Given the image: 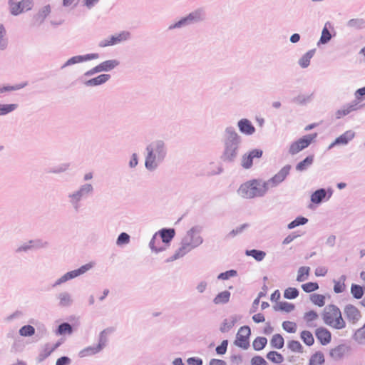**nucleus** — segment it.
Segmentation results:
<instances>
[{
    "mask_svg": "<svg viewBox=\"0 0 365 365\" xmlns=\"http://www.w3.org/2000/svg\"><path fill=\"white\" fill-rule=\"evenodd\" d=\"M35 333V329L31 325L22 327L19 330V334L23 336H30Z\"/></svg>",
    "mask_w": 365,
    "mask_h": 365,
    "instance_id": "41",
    "label": "nucleus"
},
{
    "mask_svg": "<svg viewBox=\"0 0 365 365\" xmlns=\"http://www.w3.org/2000/svg\"><path fill=\"white\" fill-rule=\"evenodd\" d=\"M17 107L16 104H4L0 105V115H6L13 110Z\"/></svg>",
    "mask_w": 365,
    "mask_h": 365,
    "instance_id": "43",
    "label": "nucleus"
},
{
    "mask_svg": "<svg viewBox=\"0 0 365 365\" xmlns=\"http://www.w3.org/2000/svg\"><path fill=\"white\" fill-rule=\"evenodd\" d=\"M5 34V29L2 25H0V48L4 49L6 46V43L3 39V36Z\"/></svg>",
    "mask_w": 365,
    "mask_h": 365,
    "instance_id": "58",
    "label": "nucleus"
},
{
    "mask_svg": "<svg viewBox=\"0 0 365 365\" xmlns=\"http://www.w3.org/2000/svg\"><path fill=\"white\" fill-rule=\"evenodd\" d=\"M262 155V150H261L255 149L250 151L248 154H245L242 156V166L245 169L251 168L253 164V159L255 158H259Z\"/></svg>",
    "mask_w": 365,
    "mask_h": 365,
    "instance_id": "12",
    "label": "nucleus"
},
{
    "mask_svg": "<svg viewBox=\"0 0 365 365\" xmlns=\"http://www.w3.org/2000/svg\"><path fill=\"white\" fill-rule=\"evenodd\" d=\"M351 293L356 299H361L364 294L363 288L357 284H352L351 287Z\"/></svg>",
    "mask_w": 365,
    "mask_h": 365,
    "instance_id": "39",
    "label": "nucleus"
},
{
    "mask_svg": "<svg viewBox=\"0 0 365 365\" xmlns=\"http://www.w3.org/2000/svg\"><path fill=\"white\" fill-rule=\"evenodd\" d=\"M175 234L174 229H163L160 231V237L155 235L151 240L150 242V248L156 252L164 250L174 237Z\"/></svg>",
    "mask_w": 365,
    "mask_h": 365,
    "instance_id": "3",
    "label": "nucleus"
},
{
    "mask_svg": "<svg viewBox=\"0 0 365 365\" xmlns=\"http://www.w3.org/2000/svg\"><path fill=\"white\" fill-rule=\"evenodd\" d=\"M236 274V271L235 270H230L227 271L225 272L221 273L219 276V279H227L231 277H234Z\"/></svg>",
    "mask_w": 365,
    "mask_h": 365,
    "instance_id": "56",
    "label": "nucleus"
},
{
    "mask_svg": "<svg viewBox=\"0 0 365 365\" xmlns=\"http://www.w3.org/2000/svg\"><path fill=\"white\" fill-rule=\"evenodd\" d=\"M252 319L256 323H260L264 322L265 319L262 314L258 313L252 317Z\"/></svg>",
    "mask_w": 365,
    "mask_h": 365,
    "instance_id": "64",
    "label": "nucleus"
},
{
    "mask_svg": "<svg viewBox=\"0 0 365 365\" xmlns=\"http://www.w3.org/2000/svg\"><path fill=\"white\" fill-rule=\"evenodd\" d=\"M251 365H267V363L263 357L256 356L251 359Z\"/></svg>",
    "mask_w": 365,
    "mask_h": 365,
    "instance_id": "49",
    "label": "nucleus"
},
{
    "mask_svg": "<svg viewBox=\"0 0 365 365\" xmlns=\"http://www.w3.org/2000/svg\"><path fill=\"white\" fill-rule=\"evenodd\" d=\"M228 138L225 141V150L224 152V159L226 160H232L236 155L239 143V136L233 130H227Z\"/></svg>",
    "mask_w": 365,
    "mask_h": 365,
    "instance_id": "4",
    "label": "nucleus"
},
{
    "mask_svg": "<svg viewBox=\"0 0 365 365\" xmlns=\"http://www.w3.org/2000/svg\"><path fill=\"white\" fill-rule=\"evenodd\" d=\"M331 36L328 29L327 27H324L322 32L320 42L322 43H326L331 39Z\"/></svg>",
    "mask_w": 365,
    "mask_h": 365,
    "instance_id": "48",
    "label": "nucleus"
},
{
    "mask_svg": "<svg viewBox=\"0 0 365 365\" xmlns=\"http://www.w3.org/2000/svg\"><path fill=\"white\" fill-rule=\"evenodd\" d=\"M313 161H314V156L309 155L304 160L299 162L297 165L296 170L298 171H300V172L304 171L306 169H307V168H309L313 163Z\"/></svg>",
    "mask_w": 365,
    "mask_h": 365,
    "instance_id": "26",
    "label": "nucleus"
},
{
    "mask_svg": "<svg viewBox=\"0 0 365 365\" xmlns=\"http://www.w3.org/2000/svg\"><path fill=\"white\" fill-rule=\"evenodd\" d=\"M283 329L289 333H295L297 329V326L295 322L290 321H285L282 323Z\"/></svg>",
    "mask_w": 365,
    "mask_h": 365,
    "instance_id": "40",
    "label": "nucleus"
},
{
    "mask_svg": "<svg viewBox=\"0 0 365 365\" xmlns=\"http://www.w3.org/2000/svg\"><path fill=\"white\" fill-rule=\"evenodd\" d=\"M267 343V339L263 336L257 337L252 342L253 349L256 351L263 349Z\"/></svg>",
    "mask_w": 365,
    "mask_h": 365,
    "instance_id": "30",
    "label": "nucleus"
},
{
    "mask_svg": "<svg viewBox=\"0 0 365 365\" xmlns=\"http://www.w3.org/2000/svg\"><path fill=\"white\" fill-rule=\"evenodd\" d=\"M311 302L319 307H322L325 304V296L319 294H313L310 296Z\"/></svg>",
    "mask_w": 365,
    "mask_h": 365,
    "instance_id": "32",
    "label": "nucleus"
},
{
    "mask_svg": "<svg viewBox=\"0 0 365 365\" xmlns=\"http://www.w3.org/2000/svg\"><path fill=\"white\" fill-rule=\"evenodd\" d=\"M354 137V133L352 131H351V130L346 131L344 134H342L339 137H338L335 140V141L331 144L330 148L333 147L334 145H337V144L345 145L349 140L353 139Z\"/></svg>",
    "mask_w": 365,
    "mask_h": 365,
    "instance_id": "19",
    "label": "nucleus"
},
{
    "mask_svg": "<svg viewBox=\"0 0 365 365\" xmlns=\"http://www.w3.org/2000/svg\"><path fill=\"white\" fill-rule=\"evenodd\" d=\"M110 76L108 74H101L98 76L88 80L86 84L87 86H98L106 83L110 79Z\"/></svg>",
    "mask_w": 365,
    "mask_h": 365,
    "instance_id": "22",
    "label": "nucleus"
},
{
    "mask_svg": "<svg viewBox=\"0 0 365 365\" xmlns=\"http://www.w3.org/2000/svg\"><path fill=\"white\" fill-rule=\"evenodd\" d=\"M315 335L317 339L322 345H327L330 343L331 340V332L324 327H319L315 330Z\"/></svg>",
    "mask_w": 365,
    "mask_h": 365,
    "instance_id": "13",
    "label": "nucleus"
},
{
    "mask_svg": "<svg viewBox=\"0 0 365 365\" xmlns=\"http://www.w3.org/2000/svg\"><path fill=\"white\" fill-rule=\"evenodd\" d=\"M301 339L307 346H312L314 343V339L312 334L307 330H304L300 334Z\"/></svg>",
    "mask_w": 365,
    "mask_h": 365,
    "instance_id": "29",
    "label": "nucleus"
},
{
    "mask_svg": "<svg viewBox=\"0 0 365 365\" xmlns=\"http://www.w3.org/2000/svg\"><path fill=\"white\" fill-rule=\"evenodd\" d=\"M356 109V105H349L346 107H345L341 110H339L336 112V116L338 118H340L349 114L351 111L355 110Z\"/></svg>",
    "mask_w": 365,
    "mask_h": 365,
    "instance_id": "38",
    "label": "nucleus"
},
{
    "mask_svg": "<svg viewBox=\"0 0 365 365\" xmlns=\"http://www.w3.org/2000/svg\"><path fill=\"white\" fill-rule=\"evenodd\" d=\"M228 341L227 340H223L220 345L217 346L216 348V352L218 354H224L226 353L227 348Z\"/></svg>",
    "mask_w": 365,
    "mask_h": 365,
    "instance_id": "51",
    "label": "nucleus"
},
{
    "mask_svg": "<svg viewBox=\"0 0 365 365\" xmlns=\"http://www.w3.org/2000/svg\"><path fill=\"white\" fill-rule=\"evenodd\" d=\"M238 126L241 132L251 135L255 132V128L252 123L247 119H242L239 121Z\"/></svg>",
    "mask_w": 365,
    "mask_h": 365,
    "instance_id": "18",
    "label": "nucleus"
},
{
    "mask_svg": "<svg viewBox=\"0 0 365 365\" xmlns=\"http://www.w3.org/2000/svg\"><path fill=\"white\" fill-rule=\"evenodd\" d=\"M61 342H57L53 344H46L41 349L40 356L42 359L47 358L59 346Z\"/></svg>",
    "mask_w": 365,
    "mask_h": 365,
    "instance_id": "16",
    "label": "nucleus"
},
{
    "mask_svg": "<svg viewBox=\"0 0 365 365\" xmlns=\"http://www.w3.org/2000/svg\"><path fill=\"white\" fill-rule=\"evenodd\" d=\"M130 240V237L127 233L123 232L121 233L117 240V244L118 245H124L128 244Z\"/></svg>",
    "mask_w": 365,
    "mask_h": 365,
    "instance_id": "50",
    "label": "nucleus"
},
{
    "mask_svg": "<svg viewBox=\"0 0 365 365\" xmlns=\"http://www.w3.org/2000/svg\"><path fill=\"white\" fill-rule=\"evenodd\" d=\"M302 289L307 293L312 292L319 289V285L317 282H307L302 285Z\"/></svg>",
    "mask_w": 365,
    "mask_h": 365,
    "instance_id": "44",
    "label": "nucleus"
},
{
    "mask_svg": "<svg viewBox=\"0 0 365 365\" xmlns=\"http://www.w3.org/2000/svg\"><path fill=\"white\" fill-rule=\"evenodd\" d=\"M92 266L93 265H92L91 263H88V264H86L85 265H83L82 267H81L78 269L73 270V271L67 272L66 274H65L63 277H61L58 279V284H60V283H62V282H66L68 279L75 278V277H78V276L85 273L86 272L89 270L92 267Z\"/></svg>",
    "mask_w": 365,
    "mask_h": 365,
    "instance_id": "11",
    "label": "nucleus"
},
{
    "mask_svg": "<svg viewBox=\"0 0 365 365\" xmlns=\"http://www.w3.org/2000/svg\"><path fill=\"white\" fill-rule=\"evenodd\" d=\"M322 317L324 324L333 329H343L346 327V322L342 317L341 312L336 305L327 306Z\"/></svg>",
    "mask_w": 365,
    "mask_h": 365,
    "instance_id": "2",
    "label": "nucleus"
},
{
    "mask_svg": "<svg viewBox=\"0 0 365 365\" xmlns=\"http://www.w3.org/2000/svg\"><path fill=\"white\" fill-rule=\"evenodd\" d=\"M284 344V339L283 336L279 334H274L270 339V345L274 349H281L283 348Z\"/></svg>",
    "mask_w": 365,
    "mask_h": 365,
    "instance_id": "23",
    "label": "nucleus"
},
{
    "mask_svg": "<svg viewBox=\"0 0 365 365\" xmlns=\"http://www.w3.org/2000/svg\"><path fill=\"white\" fill-rule=\"evenodd\" d=\"M188 365H202V361L199 358H189L187 361Z\"/></svg>",
    "mask_w": 365,
    "mask_h": 365,
    "instance_id": "63",
    "label": "nucleus"
},
{
    "mask_svg": "<svg viewBox=\"0 0 365 365\" xmlns=\"http://www.w3.org/2000/svg\"><path fill=\"white\" fill-rule=\"evenodd\" d=\"M130 37V33L128 31H122L121 33L110 36L108 39H105L99 43V46L106 47L113 46L117 43H121L126 41Z\"/></svg>",
    "mask_w": 365,
    "mask_h": 365,
    "instance_id": "8",
    "label": "nucleus"
},
{
    "mask_svg": "<svg viewBox=\"0 0 365 365\" xmlns=\"http://www.w3.org/2000/svg\"><path fill=\"white\" fill-rule=\"evenodd\" d=\"M24 86H25V84L18 85V86H6V87L0 88V92L2 93L4 91L18 90V89L23 88Z\"/></svg>",
    "mask_w": 365,
    "mask_h": 365,
    "instance_id": "61",
    "label": "nucleus"
},
{
    "mask_svg": "<svg viewBox=\"0 0 365 365\" xmlns=\"http://www.w3.org/2000/svg\"><path fill=\"white\" fill-rule=\"evenodd\" d=\"M267 359L275 364H281L284 361V356L279 352L271 351L267 354Z\"/></svg>",
    "mask_w": 365,
    "mask_h": 365,
    "instance_id": "27",
    "label": "nucleus"
},
{
    "mask_svg": "<svg viewBox=\"0 0 365 365\" xmlns=\"http://www.w3.org/2000/svg\"><path fill=\"white\" fill-rule=\"evenodd\" d=\"M83 61V56H74L71 58H70L66 63V64L64 65V66H68V65H71V64H74V63H78V62H81V61Z\"/></svg>",
    "mask_w": 365,
    "mask_h": 365,
    "instance_id": "59",
    "label": "nucleus"
},
{
    "mask_svg": "<svg viewBox=\"0 0 365 365\" xmlns=\"http://www.w3.org/2000/svg\"><path fill=\"white\" fill-rule=\"evenodd\" d=\"M318 318V314L317 312L313 310L306 312L304 315V319L309 327L312 326L311 323L314 321H316Z\"/></svg>",
    "mask_w": 365,
    "mask_h": 365,
    "instance_id": "35",
    "label": "nucleus"
},
{
    "mask_svg": "<svg viewBox=\"0 0 365 365\" xmlns=\"http://www.w3.org/2000/svg\"><path fill=\"white\" fill-rule=\"evenodd\" d=\"M102 348H103V345L101 344H98V345H96L95 346L86 347L79 352V356L81 357H86V356L94 355V354H97L98 352H99L102 349Z\"/></svg>",
    "mask_w": 365,
    "mask_h": 365,
    "instance_id": "20",
    "label": "nucleus"
},
{
    "mask_svg": "<svg viewBox=\"0 0 365 365\" xmlns=\"http://www.w3.org/2000/svg\"><path fill=\"white\" fill-rule=\"evenodd\" d=\"M268 190V182L262 180H251L242 184L238 194L245 198H254L264 195Z\"/></svg>",
    "mask_w": 365,
    "mask_h": 365,
    "instance_id": "1",
    "label": "nucleus"
},
{
    "mask_svg": "<svg viewBox=\"0 0 365 365\" xmlns=\"http://www.w3.org/2000/svg\"><path fill=\"white\" fill-rule=\"evenodd\" d=\"M315 50H310L307 52L299 60V65L302 68H306L309 65L310 60L314 54Z\"/></svg>",
    "mask_w": 365,
    "mask_h": 365,
    "instance_id": "31",
    "label": "nucleus"
},
{
    "mask_svg": "<svg viewBox=\"0 0 365 365\" xmlns=\"http://www.w3.org/2000/svg\"><path fill=\"white\" fill-rule=\"evenodd\" d=\"M344 314L349 322L355 324L361 319L360 311L354 305L349 304L344 307Z\"/></svg>",
    "mask_w": 365,
    "mask_h": 365,
    "instance_id": "10",
    "label": "nucleus"
},
{
    "mask_svg": "<svg viewBox=\"0 0 365 365\" xmlns=\"http://www.w3.org/2000/svg\"><path fill=\"white\" fill-rule=\"evenodd\" d=\"M230 298V292L228 291H224L219 293L213 302L215 304H225L229 302Z\"/></svg>",
    "mask_w": 365,
    "mask_h": 365,
    "instance_id": "24",
    "label": "nucleus"
},
{
    "mask_svg": "<svg viewBox=\"0 0 365 365\" xmlns=\"http://www.w3.org/2000/svg\"><path fill=\"white\" fill-rule=\"evenodd\" d=\"M119 64V62L116 60H108L102 62L99 65L96 66V71H108L114 68Z\"/></svg>",
    "mask_w": 365,
    "mask_h": 365,
    "instance_id": "17",
    "label": "nucleus"
},
{
    "mask_svg": "<svg viewBox=\"0 0 365 365\" xmlns=\"http://www.w3.org/2000/svg\"><path fill=\"white\" fill-rule=\"evenodd\" d=\"M287 347L294 352L302 353L303 346L299 341L296 340H291L287 343Z\"/></svg>",
    "mask_w": 365,
    "mask_h": 365,
    "instance_id": "36",
    "label": "nucleus"
},
{
    "mask_svg": "<svg viewBox=\"0 0 365 365\" xmlns=\"http://www.w3.org/2000/svg\"><path fill=\"white\" fill-rule=\"evenodd\" d=\"M314 273L317 277H323L327 273V269L325 267H319L316 268Z\"/></svg>",
    "mask_w": 365,
    "mask_h": 365,
    "instance_id": "60",
    "label": "nucleus"
},
{
    "mask_svg": "<svg viewBox=\"0 0 365 365\" xmlns=\"http://www.w3.org/2000/svg\"><path fill=\"white\" fill-rule=\"evenodd\" d=\"M72 332V327L68 323H63L59 325L57 333L58 334H64L66 333L71 334Z\"/></svg>",
    "mask_w": 365,
    "mask_h": 365,
    "instance_id": "47",
    "label": "nucleus"
},
{
    "mask_svg": "<svg viewBox=\"0 0 365 365\" xmlns=\"http://www.w3.org/2000/svg\"><path fill=\"white\" fill-rule=\"evenodd\" d=\"M195 18V15L192 14H190L187 17L182 19V20L179 21L178 23H176L173 26H170V28H176L180 27L182 24H185L187 21H192Z\"/></svg>",
    "mask_w": 365,
    "mask_h": 365,
    "instance_id": "54",
    "label": "nucleus"
},
{
    "mask_svg": "<svg viewBox=\"0 0 365 365\" xmlns=\"http://www.w3.org/2000/svg\"><path fill=\"white\" fill-rule=\"evenodd\" d=\"M192 248V246L189 244H183L182 246L179 249L178 252H177L178 256H182L186 252L190 251Z\"/></svg>",
    "mask_w": 365,
    "mask_h": 365,
    "instance_id": "55",
    "label": "nucleus"
},
{
    "mask_svg": "<svg viewBox=\"0 0 365 365\" xmlns=\"http://www.w3.org/2000/svg\"><path fill=\"white\" fill-rule=\"evenodd\" d=\"M156 156L152 153H148L145 160V167L149 170H153L156 167L155 163Z\"/></svg>",
    "mask_w": 365,
    "mask_h": 365,
    "instance_id": "37",
    "label": "nucleus"
},
{
    "mask_svg": "<svg viewBox=\"0 0 365 365\" xmlns=\"http://www.w3.org/2000/svg\"><path fill=\"white\" fill-rule=\"evenodd\" d=\"M51 12V6L45 5L38 10L34 16L35 20L38 23H42L50 15Z\"/></svg>",
    "mask_w": 365,
    "mask_h": 365,
    "instance_id": "15",
    "label": "nucleus"
},
{
    "mask_svg": "<svg viewBox=\"0 0 365 365\" xmlns=\"http://www.w3.org/2000/svg\"><path fill=\"white\" fill-rule=\"evenodd\" d=\"M246 255L248 256H252L257 261H262L264 258L266 253L261 250H247Z\"/></svg>",
    "mask_w": 365,
    "mask_h": 365,
    "instance_id": "34",
    "label": "nucleus"
},
{
    "mask_svg": "<svg viewBox=\"0 0 365 365\" xmlns=\"http://www.w3.org/2000/svg\"><path fill=\"white\" fill-rule=\"evenodd\" d=\"M71 362V360L67 356H62L57 359L56 365H68Z\"/></svg>",
    "mask_w": 365,
    "mask_h": 365,
    "instance_id": "62",
    "label": "nucleus"
},
{
    "mask_svg": "<svg viewBox=\"0 0 365 365\" xmlns=\"http://www.w3.org/2000/svg\"><path fill=\"white\" fill-rule=\"evenodd\" d=\"M307 221H308V220L304 217H297L294 220H293L288 225V228L292 229L297 226H299L301 225H304L305 223L307 222Z\"/></svg>",
    "mask_w": 365,
    "mask_h": 365,
    "instance_id": "46",
    "label": "nucleus"
},
{
    "mask_svg": "<svg viewBox=\"0 0 365 365\" xmlns=\"http://www.w3.org/2000/svg\"><path fill=\"white\" fill-rule=\"evenodd\" d=\"M324 354L321 351H316L311 356L309 365H324Z\"/></svg>",
    "mask_w": 365,
    "mask_h": 365,
    "instance_id": "21",
    "label": "nucleus"
},
{
    "mask_svg": "<svg viewBox=\"0 0 365 365\" xmlns=\"http://www.w3.org/2000/svg\"><path fill=\"white\" fill-rule=\"evenodd\" d=\"M251 331L249 327L244 326L240 328L237 333L235 344L242 349H247L250 345V336Z\"/></svg>",
    "mask_w": 365,
    "mask_h": 365,
    "instance_id": "7",
    "label": "nucleus"
},
{
    "mask_svg": "<svg viewBox=\"0 0 365 365\" xmlns=\"http://www.w3.org/2000/svg\"><path fill=\"white\" fill-rule=\"evenodd\" d=\"M344 347L343 346H339L331 350V354L334 357H340L344 352Z\"/></svg>",
    "mask_w": 365,
    "mask_h": 365,
    "instance_id": "52",
    "label": "nucleus"
},
{
    "mask_svg": "<svg viewBox=\"0 0 365 365\" xmlns=\"http://www.w3.org/2000/svg\"><path fill=\"white\" fill-rule=\"evenodd\" d=\"M235 320L233 319H225L221 324L220 331L222 332L228 331L235 325Z\"/></svg>",
    "mask_w": 365,
    "mask_h": 365,
    "instance_id": "45",
    "label": "nucleus"
},
{
    "mask_svg": "<svg viewBox=\"0 0 365 365\" xmlns=\"http://www.w3.org/2000/svg\"><path fill=\"white\" fill-rule=\"evenodd\" d=\"M71 302L70 296L67 294H63L60 296V304L62 306H66Z\"/></svg>",
    "mask_w": 365,
    "mask_h": 365,
    "instance_id": "57",
    "label": "nucleus"
},
{
    "mask_svg": "<svg viewBox=\"0 0 365 365\" xmlns=\"http://www.w3.org/2000/svg\"><path fill=\"white\" fill-rule=\"evenodd\" d=\"M147 150L158 158H162L164 153L163 143L161 141L154 142L147 148Z\"/></svg>",
    "mask_w": 365,
    "mask_h": 365,
    "instance_id": "14",
    "label": "nucleus"
},
{
    "mask_svg": "<svg viewBox=\"0 0 365 365\" xmlns=\"http://www.w3.org/2000/svg\"><path fill=\"white\" fill-rule=\"evenodd\" d=\"M346 277L342 275L338 280H334V291L335 293H341L346 289Z\"/></svg>",
    "mask_w": 365,
    "mask_h": 365,
    "instance_id": "25",
    "label": "nucleus"
},
{
    "mask_svg": "<svg viewBox=\"0 0 365 365\" xmlns=\"http://www.w3.org/2000/svg\"><path fill=\"white\" fill-rule=\"evenodd\" d=\"M248 226L249 225L247 224H243L241 226L236 227L229 233V237H234L236 235L241 233L245 228L248 227Z\"/></svg>",
    "mask_w": 365,
    "mask_h": 365,
    "instance_id": "53",
    "label": "nucleus"
},
{
    "mask_svg": "<svg viewBox=\"0 0 365 365\" xmlns=\"http://www.w3.org/2000/svg\"><path fill=\"white\" fill-rule=\"evenodd\" d=\"M299 295V292L296 288L289 287L285 289L284 297L287 299H295Z\"/></svg>",
    "mask_w": 365,
    "mask_h": 365,
    "instance_id": "42",
    "label": "nucleus"
},
{
    "mask_svg": "<svg viewBox=\"0 0 365 365\" xmlns=\"http://www.w3.org/2000/svg\"><path fill=\"white\" fill-rule=\"evenodd\" d=\"M33 6V0H21L19 2H14V0L9 1L11 13L15 16L19 15L24 11L31 10Z\"/></svg>",
    "mask_w": 365,
    "mask_h": 365,
    "instance_id": "6",
    "label": "nucleus"
},
{
    "mask_svg": "<svg viewBox=\"0 0 365 365\" xmlns=\"http://www.w3.org/2000/svg\"><path fill=\"white\" fill-rule=\"evenodd\" d=\"M290 170L291 166L289 165L283 167L274 176H273L269 180L266 182H268V188L269 187V186L275 187L278 184L283 182L287 178V176L289 175Z\"/></svg>",
    "mask_w": 365,
    "mask_h": 365,
    "instance_id": "9",
    "label": "nucleus"
},
{
    "mask_svg": "<svg viewBox=\"0 0 365 365\" xmlns=\"http://www.w3.org/2000/svg\"><path fill=\"white\" fill-rule=\"evenodd\" d=\"M310 268L309 267H301L298 269L297 280L298 282H304L307 280L309 276Z\"/></svg>",
    "mask_w": 365,
    "mask_h": 365,
    "instance_id": "28",
    "label": "nucleus"
},
{
    "mask_svg": "<svg viewBox=\"0 0 365 365\" xmlns=\"http://www.w3.org/2000/svg\"><path fill=\"white\" fill-rule=\"evenodd\" d=\"M316 137V133L313 135H307L293 142L289 146V153L291 155L298 153L303 149L307 148Z\"/></svg>",
    "mask_w": 365,
    "mask_h": 365,
    "instance_id": "5",
    "label": "nucleus"
},
{
    "mask_svg": "<svg viewBox=\"0 0 365 365\" xmlns=\"http://www.w3.org/2000/svg\"><path fill=\"white\" fill-rule=\"evenodd\" d=\"M326 192L324 189H320L315 191L311 197V200L314 203H319L325 197Z\"/></svg>",
    "mask_w": 365,
    "mask_h": 365,
    "instance_id": "33",
    "label": "nucleus"
}]
</instances>
